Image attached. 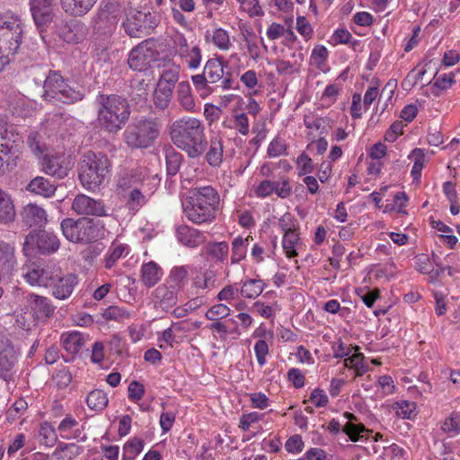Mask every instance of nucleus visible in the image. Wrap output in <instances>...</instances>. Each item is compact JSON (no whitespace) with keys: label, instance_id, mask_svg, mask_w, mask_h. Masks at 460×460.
<instances>
[{"label":"nucleus","instance_id":"obj_1","mask_svg":"<svg viewBox=\"0 0 460 460\" xmlns=\"http://www.w3.org/2000/svg\"><path fill=\"white\" fill-rule=\"evenodd\" d=\"M22 276L31 286L50 288L52 296L59 300L67 299L78 284L77 275L66 273L56 265H47L43 268L29 267L23 271Z\"/></svg>","mask_w":460,"mask_h":460},{"label":"nucleus","instance_id":"obj_2","mask_svg":"<svg viewBox=\"0 0 460 460\" xmlns=\"http://www.w3.org/2000/svg\"><path fill=\"white\" fill-rule=\"evenodd\" d=\"M169 135L172 142L190 158H199L207 150L205 126L199 119L183 117L174 120L169 128Z\"/></svg>","mask_w":460,"mask_h":460},{"label":"nucleus","instance_id":"obj_3","mask_svg":"<svg viewBox=\"0 0 460 460\" xmlns=\"http://www.w3.org/2000/svg\"><path fill=\"white\" fill-rule=\"evenodd\" d=\"M219 204V194L212 186L196 187L189 190L182 201V210L193 224H210L216 219Z\"/></svg>","mask_w":460,"mask_h":460},{"label":"nucleus","instance_id":"obj_4","mask_svg":"<svg viewBox=\"0 0 460 460\" xmlns=\"http://www.w3.org/2000/svg\"><path fill=\"white\" fill-rule=\"evenodd\" d=\"M97 102V119L101 128L109 133L119 132L130 116L128 100L117 94H100Z\"/></svg>","mask_w":460,"mask_h":460},{"label":"nucleus","instance_id":"obj_5","mask_svg":"<svg viewBox=\"0 0 460 460\" xmlns=\"http://www.w3.org/2000/svg\"><path fill=\"white\" fill-rule=\"evenodd\" d=\"M22 35V22L17 16L0 15V73L17 53Z\"/></svg>","mask_w":460,"mask_h":460},{"label":"nucleus","instance_id":"obj_6","mask_svg":"<svg viewBox=\"0 0 460 460\" xmlns=\"http://www.w3.org/2000/svg\"><path fill=\"white\" fill-rule=\"evenodd\" d=\"M157 118L141 117L130 123L122 134L124 143L132 149L150 147L160 135Z\"/></svg>","mask_w":460,"mask_h":460},{"label":"nucleus","instance_id":"obj_7","mask_svg":"<svg viewBox=\"0 0 460 460\" xmlns=\"http://www.w3.org/2000/svg\"><path fill=\"white\" fill-rule=\"evenodd\" d=\"M111 163L105 155L88 151L78 164V177L87 190L99 187L110 172Z\"/></svg>","mask_w":460,"mask_h":460},{"label":"nucleus","instance_id":"obj_8","mask_svg":"<svg viewBox=\"0 0 460 460\" xmlns=\"http://www.w3.org/2000/svg\"><path fill=\"white\" fill-rule=\"evenodd\" d=\"M43 96L46 100H54L66 104L82 101L84 97L81 87L71 86L57 71H49L44 84Z\"/></svg>","mask_w":460,"mask_h":460},{"label":"nucleus","instance_id":"obj_9","mask_svg":"<svg viewBox=\"0 0 460 460\" xmlns=\"http://www.w3.org/2000/svg\"><path fill=\"white\" fill-rule=\"evenodd\" d=\"M63 235L72 243H92L99 238L100 231L93 219L81 217L77 220L67 217L61 221Z\"/></svg>","mask_w":460,"mask_h":460},{"label":"nucleus","instance_id":"obj_10","mask_svg":"<svg viewBox=\"0 0 460 460\" xmlns=\"http://www.w3.org/2000/svg\"><path fill=\"white\" fill-rule=\"evenodd\" d=\"M23 245L27 252L37 249L42 254H51L59 249L60 242L53 233L40 230L31 232L25 237Z\"/></svg>","mask_w":460,"mask_h":460},{"label":"nucleus","instance_id":"obj_11","mask_svg":"<svg viewBox=\"0 0 460 460\" xmlns=\"http://www.w3.org/2000/svg\"><path fill=\"white\" fill-rule=\"evenodd\" d=\"M155 60V51L146 40L135 47L129 53L128 64L136 71H146Z\"/></svg>","mask_w":460,"mask_h":460},{"label":"nucleus","instance_id":"obj_12","mask_svg":"<svg viewBox=\"0 0 460 460\" xmlns=\"http://www.w3.org/2000/svg\"><path fill=\"white\" fill-rule=\"evenodd\" d=\"M54 0H30V7L36 26L41 31L53 21Z\"/></svg>","mask_w":460,"mask_h":460},{"label":"nucleus","instance_id":"obj_13","mask_svg":"<svg viewBox=\"0 0 460 460\" xmlns=\"http://www.w3.org/2000/svg\"><path fill=\"white\" fill-rule=\"evenodd\" d=\"M148 16L151 17V14L130 10L122 23L126 33L131 38H142L145 36L148 32L146 25Z\"/></svg>","mask_w":460,"mask_h":460},{"label":"nucleus","instance_id":"obj_14","mask_svg":"<svg viewBox=\"0 0 460 460\" xmlns=\"http://www.w3.org/2000/svg\"><path fill=\"white\" fill-rule=\"evenodd\" d=\"M18 355L9 342H0V377L8 381L13 379Z\"/></svg>","mask_w":460,"mask_h":460},{"label":"nucleus","instance_id":"obj_15","mask_svg":"<svg viewBox=\"0 0 460 460\" xmlns=\"http://www.w3.org/2000/svg\"><path fill=\"white\" fill-rule=\"evenodd\" d=\"M72 209L78 215L106 216L105 207L102 201L95 200L84 194L75 196Z\"/></svg>","mask_w":460,"mask_h":460},{"label":"nucleus","instance_id":"obj_16","mask_svg":"<svg viewBox=\"0 0 460 460\" xmlns=\"http://www.w3.org/2000/svg\"><path fill=\"white\" fill-rule=\"evenodd\" d=\"M22 300L31 307L32 314L40 319L49 318L55 311V306L46 296L28 293L23 296Z\"/></svg>","mask_w":460,"mask_h":460},{"label":"nucleus","instance_id":"obj_17","mask_svg":"<svg viewBox=\"0 0 460 460\" xmlns=\"http://www.w3.org/2000/svg\"><path fill=\"white\" fill-rule=\"evenodd\" d=\"M42 170L49 175L63 179L70 170V164L63 155H45L42 160Z\"/></svg>","mask_w":460,"mask_h":460},{"label":"nucleus","instance_id":"obj_18","mask_svg":"<svg viewBox=\"0 0 460 460\" xmlns=\"http://www.w3.org/2000/svg\"><path fill=\"white\" fill-rule=\"evenodd\" d=\"M179 292L180 290L167 283L162 284L154 291L155 303L163 310L167 311L177 304Z\"/></svg>","mask_w":460,"mask_h":460},{"label":"nucleus","instance_id":"obj_19","mask_svg":"<svg viewBox=\"0 0 460 460\" xmlns=\"http://www.w3.org/2000/svg\"><path fill=\"white\" fill-rule=\"evenodd\" d=\"M21 216L22 223L28 227H42L48 221L46 211L32 203L23 208Z\"/></svg>","mask_w":460,"mask_h":460},{"label":"nucleus","instance_id":"obj_20","mask_svg":"<svg viewBox=\"0 0 460 460\" xmlns=\"http://www.w3.org/2000/svg\"><path fill=\"white\" fill-rule=\"evenodd\" d=\"M21 137L4 119H0V153L7 155L12 154Z\"/></svg>","mask_w":460,"mask_h":460},{"label":"nucleus","instance_id":"obj_21","mask_svg":"<svg viewBox=\"0 0 460 460\" xmlns=\"http://www.w3.org/2000/svg\"><path fill=\"white\" fill-rule=\"evenodd\" d=\"M119 187L125 188L128 191L127 197V207L129 210L138 211L146 203V196L141 192L137 184L134 185L130 182H127V179L123 178L119 182Z\"/></svg>","mask_w":460,"mask_h":460},{"label":"nucleus","instance_id":"obj_22","mask_svg":"<svg viewBox=\"0 0 460 460\" xmlns=\"http://www.w3.org/2000/svg\"><path fill=\"white\" fill-rule=\"evenodd\" d=\"M16 265L14 248L6 243H0V278H9Z\"/></svg>","mask_w":460,"mask_h":460},{"label":"nucleus","instance_id":"obj_23","mask_svg":"<svg viewBox=\"0 0 460 460\" xmlns=\"http://www.w3.org/2000/svg\"><path fill=\"white\" fill-rule=\"evenodd\" d=\"M176 235L180 243L190 248L198 247L205 242V236L200 231L186 225L177 227Z\"/></svg>","mask_w":460,"mask_h":460},{"label":"nucleus","instance_id":"obj_24","mask_svg":"<svg viewBox=\"0 0 460 460\" xmlns=\"http://www.w3.org/2000/svg\"><path fill=\"white\" fill-rule=\"evenodd\" d=\"M26 189L44 198H50L57 190V184L42 176H37L29 182Z\"/></svg>","mask_w":460,"mask_h":460},{"label":"nucleus","instance_id":"obj_25","mask_svg":"<svg viewBox=\"0 0 460 460\" xmlns=\"http://www.w3.org/2000/svg\"><path fill=\"white\" fill-rule=\"evenodd\" d=\"M60 341L71 359L81 350L85 342L84 335L79 332H66L61 335Z\"/></svg>","mask_w":460,"mask_h":460},{"label":"nucleus","instance_id":"obj_26","mask_svg":"<svg viewBox=\"0 0 460 460\" xmlns=\"http://www.w3.org/2000/svg\"><path fill=\"white\" fill-rule=\"evenodd\" d=\"M205 159L212 167H219L223 162L224 146L220 137H211L208 143Z\"/></svg>","mask_w":460,"mask_h":460},{"label":"nucleus","instance_id":"obj_27","mask_svg":"<svg viewBox=\"0 0 460 460\" xmlns=\"http://www.w3.org/2000/svg\"><path fill=\"white\" fill-rule=\"evenodd\" d=\"M206 42L212 43L220 50H228L232 47L229 34L223 28L208 30L205 33Z\"/></svg>","mask_w":460,"mask_h":460},{"label":"nucleus","instance_id":"obj_28","mask_svg":"<svg viewBox=\"0 0 460 460\" xmlns=\"http://www.w3.org/2000/svg\"><path fill=\"white\" fill-rule=\"evenodd\" d=\"M97 0H61L63 10L74 16H83L96 4Z\"/></svg>","mask_w":460,"mask_h":460},{"label":"nucleus","instance_id":"obj_29","mask_svg":"<svg viewBox=\"0 0 460 460\" xmlns=\"http://www.w3.org/2000/svg\"><path fill=\"white\" fill-rule=\"evenodd\" d=\"M162 275V269L155 261L144 263L141 267V281L147 288L154 287L161 279Z\"/></svg>","mask_w":460,"mask_h":460},{"label":"nucleus","instance_id":"obj_30","mask_svg":"<svg viewBox=\"0 0 460 460\" xmlns=\"http://www.w3.org/2000/svg\"><path fill=\"white\" fill-rule=\"evenodd\" d=\"M223 62L222 57L209 58L206 62L203 71L210 84L217 83L223 78L225 75Z\"/></svg>","mask_w":460,"mask_h":460},{"label":"nucleus","instance_id":"obj_31","mask_svg":"<svg viewBox=\"0 0 460 460\" xmlns=\"http://www.w3.org/2000/svg\"><path fill=\"white\" fill-rule=\"evenodd\" d=\"M181 67L176 64H168L164 66L158 81V86H164L173 90L179 80Z\"/></svg>","mask_w":460,"mask_h":460},{"label":"nucleus","instance_id":"obj_32","mask_svg":"<svg viewBox=\"0 0 460 460\" xmlns=\"http://www.w3.org/2000/svg\"><path fill=\"white\" fill-rule=\"evenodd\" d=\"M177 101L185 111H191L195 108V101L191 94L190 85L188 82L182 81L177 85Z\"/></svg>","mask_w":460,"mask_h":460},{"label":"nucleus","instance_id":"obj_33","mask_svg":"<svg viewBox=\"0 0 460 460\" xmlns=\"http://www.w3.org/2000/svg\"><path fill=\"white\" fill-rule=\"evenodd\" d=\"M62 37L65 41L76 44L84 39L85 28L80 22L66 25L62 30Z\"/></svg>","mask_w":460,"mask_h":460},{"label":"nucleus","instance_id":"obj_34","mask_svg":"<svg viewBox=\"0 0 460 460\" xmlns=\"http://www.w3.org/2000/svg\"><path fill=\"white\" fill-rule=\"evenodd\" d=\"M15 209L10 197L0 189V223L7 224L13 221Z\"/></svg>","mask_w":460,"mask_h":460},{"label":"nucleus","instance_id":"obj_35","mask_svg":"<svg viewBox=\"0 0 460 460\" xmlns=\"http://www.w3.org/2000/svg\"><path fill=\"white\" fill-rule=\"evenodd\" d=\"M182 161V155L176 151L173 147L169 146L165 149V163L168 175H176L181 168Z\"/></svg>","mask_w":460,"mask_h":460},{"label":"nucleus","instance_id":"obj_36","mask_svg":"<svg viewBox=\"0 0 460 460\" xmlns=\"http://www.w3.org/2000/svg\"><path fill=\"white\" fill-rule=\"evenodd\" d=\"M109 399L105 392L95 389L90 392L86 397V403L91 410L102 411L108 405Z\"/></svg>","mask_w":460,"mask_h":460},{"label":"nucleus","instance_id":"obj_37","mask_svg":"<svg viewBox=\"0 0 460 460\" xmlns=\"http://www.w3.org/2000/svg\"><path fill=\"white\" fill-rule=\"evenodd\" d=\"M178 56L185 61L190 69H197L200 66L202 52L198 45L188 48Z\"/></svg>","mask_w":460,"mask_h":460},{"label":"nucleus","instance_id":"obj_38","mask_svg":"<svg viewBox=\"0 0 460 460\" xmlns=\"http://www.w3.org/2000/svg\"><path fill=\"white\" fill-rule=\"evenodd\" d=\"M263 289L264 284L261 279H250L243 282L240 292L246 298H255L262 293Z\"/></svg>","mask_w":460,"mask_h":460},{"label":"nucleus","instance_id":"obj_39","mask_svg":"<svg viewBox=\"0 0 460 460\" xmlns=\"http://www.w3.org/2000/svg\"><path fill=\"white\" fill-rule=\"evenodd\" d=\"M187 276L188 270L184 266L174 267L171 270L166 283L181 291L184 287Z\"/></svg>","mask_w":460,"mask_h":460},{"label":"nucleus","instance_id":"obj_40","mask_svg":"<svg viewBox=\"0 0 460 460\" xmlns=\"http://www.w3.org/2000/svg\"><path fill=\"white\" fill-rule=\"evenodd\" d=\"M250 236L246 238H243L238 236L234 239L232 243V256L231 261L232 263H238L242 260H243L246 256V248L248 246Z\"/></svg>","mask_w":460,"mask_h":460},{"label":"nucleus","instance_id":"obj_41","mask_svg":"<svg viewBox=\"0 0 460 460\" xmlns=\"http://www.w3.org/2000/svg\"><path fill=\"white\" fill-rule=\"evenodd\" d=\"M173 90L164 86L156 87L154 94V103L156 108L164 110L166 109L172 100Z\"/></svg>","mask_w":460,"mask_h":460},{"label":"nucleus","instance_id":"obj_42","mask_svg":"<svg viewBox=\"0 0 460 460\" xmlns=\"http://www.w3.org/2000/svg\"><path fill=\"white\" fill-rule=\"evenodd\" d=\"M343 432L349 436L351 441L357 442L365 438L366 434L369 433L370 430L362 423L355 424L348 421L343 427Z\"/></svg>","mask_w":460,"mask_h":460},{"label":"nucleus","instance_id":"obj_43","mask_svg":"<svg viewBox=\"0 0 460 460\" xmlns=\"http://www.w3.org/2000/svg\"><path fill=\"white\" fill-rule=\"evenodd\" d=\"M454 77L455 75L453 73H450L448 75L444 74L438 76V78L430 87L431 93L436 97L440 96L441 92L448 89L455 82Z\"/></svg>","mask_w":460,"mask_h":460},{"label":"nucleus","instance_id":"obj_44","mask_svg":"<svg viewBox=\"0 0 460 460\" xmlns=\"http://www.w3.org/2000/svg\"><path fill=\"white\" fill-rule=\"evenodd\" d=\"M207 251L217 261H224L227 258L229 247L226 242L210 243Z\"/></svg>","mask_w":460,"mask_h":460},{"label":"nucleus","instance_id":"obj_45","mask_svg":"<svg viewBox=\"0 0 460 460\" xmlns=\"http://www.w3.org/2000/svg\"><path fill=\"white\" fill-rule=\"evenodd\" d=\"M299 240L296 231L284 233L282 246L287 257L293 258L297 255L296 245Z\"/></svg>","mask_w":460,"mask_h":460},{"label":"nucleus","instance_id":"obj_46","mask_svg":"<svg viewBox=\"0 0 460 460\" xmlns=\"http://www.w3.org/2000/svg\"><path fill=\"white\" fill-rule=\"evenodd\" d=\"M409 157L414 158V164L411 169V176L414 180H419L421 175V171L424 167L425 154L421 148H415L411 151Z\"/></svg>","mask_w":460,"mask_h":460},{"label":"nucleus","instance_id":"obj_47","mask_svg":"<svg viewBox=\"0 0 460 460\" xmlns=\"http://www.w3.org/2000/svg\"><path fill=\"white\" fill-rule=\"evenodd\" d=\"M131 98L137 103H144L148 96V84L144 80L137 81L131 85Z\"/></svg>","mask_w":460,"mask_h":460},{"label":"nucleus","instance_id":"obj_48","mask_svg":"<svg viewBox=\"0 0 460 460\" xmlns=\"http://www.w3.org/2000/svg\"><path fill=\"white\" fill-rule=\"evenodd\" d=\"M39 436L40 442L46 447H52L57 441L55 429L47 422L40 425Z\"/></svg>","mask_w":460,"mask_h":460},{"label":"nucleus","instance_id":"obj_49","mask_svg":"<svg viewBox=\"0 0 460 460\" xmlns=\"http://www.w3.org/2000/svg\"><path fill=\"white\" fill-rule=\"evenodd\" d=\"M144 447V441L140 438H134L128 441L123 447V458L124 459H134Z\"/></svg>","mask_w":460,"mask_h":460},{"label":"nucleus","instance_id":"obj_50","mask_svg":"<svg viewBox=\"0 0 460 460\" xmlns=\"http://www.w3.org/2000/svg\"><path fill=\"white\" fill-rule=\"evenodd\" d=\"M126 247L123 244L112 243L105 257V268L111 269L116 261L122 256Z\"/></svg>","mask_w":460,"mask_h":460},{"label":"nucleus","instance_id":"obj_51","mask_svg":"<svg viewBox=\"0 0 460 460\" xmlns=\"http://www.w3.org/2000/svg\"><path fill=\"white\" fill-rule=\"evenodd\" d=\"M230 314V308L223 304H217L211 306L207 313L205 317L209 321H217L222 318H226Z\"/></svg>","mask_w":460,"mask_h":460},{"label":"nucleus","instance_id":"obj_52","mask_svg":"<svg viewBox=\"0 0 460 460\" xmlns=\"http://www.w3.org/2000/svg\"><path fill=\"white\" fill-rule=\"evenodd\" d=\"M415 408L416 404L408 401L398 402L394 405L396 415L402 419H411Z\"/></svg>","mask_w":460,"mask_h":460},{"label":"nucleus","instance_id":"obj_53","mask_svg":"<svg viewBox=\"0 0 460 460\" xmlns=\"http://www.w3.org/2000/svg\"><path fill=\"white\" fill-rule=\"evenodd\" d=\"M27 145L36 156H40L44 152V145L41 144L40 136L37 132H31L29 134Z\"/></svg>","mask_w":460,"mask_h":460},{"label":"nucleus","instance_id":"obj_54","mask_svg":"<svg viewBox=\"0 0 460 460\" xmlns=\"http://www.w3.org/2000/svg\"><path fill=\"white\" fill-rule=\"evenodd\" d=\"M442 430L447 433L458 434L460 433V417L457 413L454 412L452 415L446 419L441 427Z\"/></svg>","mask_w":460,"mask_h":460},{"label":"nucleus","instance_id":"obj_55","mask_svg":"<svg viewBox=\"0 0 460 460\" xmlns=\"http://www.w3.org/2000/svg\"><path fill=\"white\" fill-rule=\"evenodd\" d=\"M355 353L351 356L348 357L344 360V367L349 368H357L359 367L360 365H367L365 363V357L363 353L358 352L359 347L356 346L354 348Z\"/></svg>","mask_w":460,"mask_h":460},{"label":"nucleus","instance_id":"obj_56","mask_svg":"<svg viewBox=\"0 0 460 460\" xmlns=\"http://www.w3.org/2000/svg\"><path fill=\"white\" fill-rule=\"evenodd\" d=\"M279 226L284 233L293 232L296 230L297 221L290 213H285L279 220Z\"/></svg>","mask_w":460,"mask_h":460},{"label":"nucleus","instance_id":"obj_57","mask_svg":"<svg viewBox=\"0 0 460 460\" xmlns=\"http://www.w3.org/2000/svg\"><path fill=\"white\" fill-rule=\"evenodd\" d=\"M128 398L131 401L137 402L142 399L145 394V387L138 381H132L128 387Z\"/></svg>","mask_w":460,"mask_h":460},{"label":"nucleus","instance_id":"obj_58","mask_svg":"<svg viewBox=\"0 0 460 460\" xmlns=\"http://www.w3.org/2000/svg\"><path fill=\"white\" fill-rule=\"evenodd\" d=\"M254 351L259 365L264 366L266 363V356L269 353L267 342L264 340H259L254 345Z\"/></svg>","mask_w":460,"mask_h":460},{"label":"nucleus","instance_id":"obj_59","mask_svg":"<svg viewBox=\"0 0 460 460\" xmlns=\"http://www.w3.org/2000/svg\"><path fill=\"white\" fill-rule=\"evenodd\" d=\"M285 150V141L280 137H276L270 143L267 153L269 156L276 157L282 155Z\"/></svg>","mask_w":460,"mask_h":460},{"label":"nucleus","instance_id":"obj_60","mask_svg":"<svg viewBox=\"0 0 460 460\" xmlns=\"http://www.w3.org/2000/svg\"><path fill=\"white\" fill-rule=\"evenodd\" d=\"M103 316L107 320L122 321L124 318H128L129 314L118 306H110L104 311Z\"/></svg>","mask_w":460,"mask_h":460},{"label":"nucleus","instance_id":"obj_61","mask_svg":"<svg viewBox=\"0 0 460 460\" xmlns=\"http://www.w3.org/2000/svg\"><path fill=\"white\" fill-rule=\"evenodd\" d=\"M328 119L321 117H314L311 115H305L304 123L307 128H315L317 130L323 129L327 124Z\"/></svg>","mask_w":460,"mask_h":460},{"label":"nucleus","instance_id":"obj_62","mask_svg":"<svg viewBox=\"0 0 460 460\" xmlns=\"http://www.w3.org/2000/svg\"><path fill=\"white\" fill-rule=\"evenodd\" d=\"M303 447L304 442L300 435L290 437L285 444V448L289 453H299L303 450Z\"/></svg>","mask_w":460,"mask_h":460},{"label":"nucleus","instance_id":"obj_63","mask_svg":"<svg viewBox=\"0 0 460 460\" xmlns=\"http://www.w3.org/2000/svg\"><path fill=\"white\" fill-rule=\"evenodd\" d=\"M251 38L245 37L244 41L246 42L247 51L251 58L256 60L260 57V48L255 40V35L252 32L248 33Z\"/></svg>","mask_w":460,"mask_h":460},{"label":"nucleus","instance_id":"obj_64","mask_svg":"<svg viewBox=\"0 0 460 460\" xmlns=\"http://www.w3.org/2000/svg\"><path fill=\"white\" fill-rule=\"evenodd\" d=\"M297 164L299 166V175H305L314 171L312 159L305 154H302L298 156Z\"/></svg>","mask_w":460,"mask_h":460}]
</instances>
